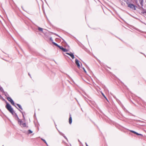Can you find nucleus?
Segmentation results:
<instances>
[{
    "label": "nucleus",
    "instance_id": "1",
    "mask_svg": "<svg viewBox=\"0 0 146 146\" xmlns=\"http://www.w3.org/2000/svg\"><path fill=\"white\" fill-rule=\"evenodd\" d=\"M5 107L13 115H14V113L15 114V117L17 118L16 120L18 121V123L19 125H22V120L19 119L17 113L14 112V110L11 106L7 102H6V105L5 106Z\"/></svg>",
    "mask_w": 146,
    "mask_h": 146
},
{
    "label": "nucleus",
    "instance_id": "2",
    "mask_svg": "<svg viewBox=\"0 0 146 146\" xmlns=\"http://www.w3.org/2000/svg\"><path fill=\"white\" fill-rule=\"evenodd\" d=\"M7 99L10 102L11 104L14 106L17 109H18V108L15 105V103L13 100L10 97H7Z\"/></svg>",
    "mask_w": 146,
    "mask_h": 146
},
{
    "label": "nucleus",
    "instance_id": "3",
    "mask_svg": "<svg viewBox=\"0 0 146 146\" xmlns=\"http://www.w3.org/2000/svg\"><path fill=\"white\" fill-rule=\"evenodd\" d=\"M128 7L133 10H135L136 6L133 4H128Z\"/></svg>",
    "mask_w": 146,
    "mask_h": 146
},
{
    "label": "nucleus",
    "instance_id": "4",
    "mask_svg": "<svg viewBox=\"0 0 146 146\" xmlns=\"http://www.w3.org/2000/svg\"><path fill=\"white\" fill-rule=\"evenodd\" d=\"M139 98L141 99V100L142 101V103L143 104V105L141 104H139L141 105L142 107H144L145 109H146V107L145 106H146V102H145L142 99H141L140 98Z\"/></svg>",
    "mask_w": 146,
    "mask_h": 146
},
{
    "label": "nucleus",
    "instance_id": "5",
    "mask_svg": "<svg viewBox=\"0 0 146 146\" xmlns=\"http://www.w3.org/2000/svg\"><path fill=\"white\" fill-rule=\"evenodd\" d=\"M79 61L78 59H75V63L77 65L78 67V68H80V65L79 63Z\"/></svg>",
    "mask_w": 146,
    "mask_h": 146
},
{
    "label": "nucleus",
    "instance_id": "6",
    "mask_svg": "<svg viewBox=\"0 0 146 146\" xmlns=\"http://www.w3.org/2000/svg\"><path fill=\"white\" fill-rule=\"evenodd\" d=\"M66 54L69 55L72 58V59H74V55L73 53H72L70 52V53H69L68 52H66Z\"/></svg>",
    "mask_w": 146,
    "mask_h": 146
},
{
    "label": "nucleus",
    "instance_id": "7",
    "mask_svg": "<svg viewBox=\"0 0 146 146\" xmlns=\"http://www.w3.org/2000/svg\"><path fill=\"white\" fill-rule=\"evenodd\" d=\"M18 109L22 114V116H23V120L24 121H25V116L24 114V113H25V112H23L21 110L19 109Z\"/></svg>",
    "mask_w": 146,
    "mask_h": 146
},
{
    "label": "nucleus",
    "instance_id": "8",
    "mask_svg": "<svg viewBox=\"0 0 146 146\" xmlns=\"http://www.w3.org/2000/svg\"><path fill=\"white\" fill-rule=\"evenodd\" d=\"M69 122L70 124H71L72 122V118L70 114V117L69 119Z\"/></svg>",
    "mask_w": 146,
    "mask_h": 146
},
{
    "label": "nucleus",
    "instance_id": "9",
    "mask_svg": "<svg viewBox=\"0 0 146 146\" xmlns=\"http://www.w3.org/2000/svg\"><path fill=\"white\" fill-rule=\"evenodd\" d=\"M22 127H28V126H27V124L26 123H22V125H21Z\"/></svg>",
    "mask_w": 146,
    "mask_h": 146
},
{
    "label": "nucleus",
    "instance_id": "10",
    "mask_svg": "<svg viewBox=\"0 0 146 146\" xmlns=\"http://www.w3.org/2000/svg\"><path fill=\"white\" fill-rule=\"evenodd\" d=\"M140 4L141 6V8L143 9V10H144V9L143 8V3L144 0H140Z\"/></svg>",
    "mask_w": 146,
    "mask_h": 146
},
{
    "label": "nucleus",
    "instance_id": "11",
    "mask_svg": "<svg viewBox=\"0 0 146 146\" xmlns=\"http://www.w3.org/2000/svg\"><path fill=\"white\" fill-rule=\"evenodd\" d=\"M41 139L46 145L47 146H48V144L45 139H43L42 138H41Z\"/></svg>",
    "mask_w": 146,
    "mask_h": 146
},
{
    "label": "nucleus",
    "instance_id": "12",
    "mask_svg": "<svg viewBox=\"0 0 146 146\" xmlns=\"http://www.w3.org/2000/svg\"><path fill=\"white\" fill-rule=\"evenodd\" d=\"M134 133L137 135H141V136H143V135L142 134L139 133L137 132H136L135 131H134Z\"/></svg>",
    "mask_w": 146,
    "mask_h": 146
},
{
    "label": "nucleus",
    "instance_id": "13",
    "mask_svg": "<svg viewBox=\"0 0 146 146\" xmlns=\"http://www.w3.org/2000/svg\"><path fill=\"white\" fill-rule=\"evenodd\" d=\"M38 31H40V32H43V29L41 28H40L39 27H38Z\"/></svg>",
    "mask_w": 146,
    "mask_h": 146
},
{
    "label": "nucleus",
    "instance_id": "14",
    "mask_svg": "<svg viewBox=\"0 0 146 146\" xmlns=\"http://www.w3.org/2000/svg\"><path fill=\"white\" fill-rule=\"evenodd\" d=\"M52 43L56 46L58 47L59 45H58L57 43L54 42H52Z\"/></svg>",
    "mask_w": 146,
    "mask_h": 146
},
{
    "label": "nucleus",
    "instance_id": "15",
    "mask_svg": "<svg viewBox=\"0 0 146 146\" xmlns=\"http://www.w3.org/2000/svg\"><path fill=\"white\" fill-rule=\"evenodd\" d=\"M3 93L4 94L5 96L7 97L9 96L8 94L7 93V92H5Z\"/></svg>",
    "mask_w": 146,
    "mask_h": 146
},
{
    "label": "nucleus",
    "instance_id": "16",
    "mask_svg": "<svg viewBox=\"0 0 146 146\" xmlns=\"http://www.w3.org/2000/svg\"><path fill=\"white\" fill-rule=\"evenodd\" d=\"M102 95L104 96V97L106 99V100L108 101V102H109L107 98L106 97V96H105V95H104V94L102 93Z\"/></svg>",
    "mask_w": 146,
    "mask_h": 146
},
{
    "label": "nucleus",
    "instance_id": "17",
    "mask_svg": "<svg viewBox=\"0 0 146 146\" xmlns=\"http://www.w3.org/2000/svg\"><path fill=\"white\" fill-rule=\"evenodd\" d=\"M60 49L63 51L64 48H63L62 46H59L58 47Z\"/></svg>",
    "mask_w": 146,
    "mask_h": 146
},
{
    "label": "nucleus",
    "instance_id": "18",
    "mask_svg": "<svg viewBox=\"0 0 146 146\" xmlns=\"http://www.w3.org/2000/svg\"><path fill=\"white\" fill-rule=\"evenodd\" d=\"M0 90L3 93H4L5 91H4L3 88L2 87H0Z\"/></svg>",
    "mask_w": 146,
    "mask_h": 146
},
{
    "label": "nucleus",
    "instance_id": "19",
    "mask_svg": "<svg viewBox=\"0 0 146 146\" xmlns=\"http://www.w3.org/2000/svg\"><path fill=\"white\" fill-rule=\"evenodd\" d=\"M58 131L59 132V133L61 135H62V136H64V135L63 133H62L61 132H60V131H59V130H58Z\"/></svg>",
    "mask_w": 146,
    "mask_h": 146
},
{
    "label": "nucleus",
    "instance_id": "20",
    "mask_svg": "<svg viewBox=\"0 0 146 146\" xmlns=\"http://www.w3.org/2000/svg\"><path fill=\"white\" fill-rule=\"evenodd\" d=\"M28 132L29 134H30L33 133V131L30 129H29L28 131Z\"/></svg>",
    "mask_w": 146,
    "mask_h": 146
},
{
    "label": "nucleus",
    "instance_id": "21",
    "mask_svg": "<svg viewBox=\"0 0 146 146\" xmlns=\"http://www.w3.org/2000/svg\"><path fill=\"white\" fill-rule=\"evenodd\" d=\"M68 51V50L66 48H64L63 51L64 52H67Z\"/></svg>",
    "mask_w": 146,
    "mask_h": 146
},
{
    "label": "nucleus",
    "instance_id": "22",
    "mask_svg": "<svg viewBox=\"0 0 146 146\" xmlns=\"http://www.w3.org/2000/svg\"><path fill=\"white\" fill-rule=\"evenodd\" d=\"M16 104L19 107V108H21V105L19 104Z\"/></svg>",
    "mask_w": 146,
    "mask_h": 146
},
{
    "label": "nucleus",
    "instance_id": "23",
    "mask_svg": "<svg viewBox=\"0 0 146 146\" xmlns=\"http://www.w3.org/2000/svg\"><path fill=\"white\" fill-rule=\"evenodd\" d=\"M50 40L52 42L53 41V40L52 37H50Z\"/></svg>",
    "mask_w": 146,
    "mask_h": 146
},
{
    "label": "nucleus",
    "instance_id": "24",
    "mask_svg": "<svg viewBox=\"0 0 146 146\" xmlns=\"http://www.w3.org/2000/svg\"><path fill=\"white\" fill-rule=\"evenodd\" d=\"M52 33V34H54V35H56V36H58V37H60V36H59L58 35H57V34H56V33Z\"/></svg>",
    "mask_w": 146,
    "mask_h": 146
},
{
    "label": "nucleus",
    "instance_id": "25",
    "mask_svg": "<svg viewBox=\"0 0 146 146\" xmlns=\"http://www.w3.org/2000/svg\"><path fill=\"white\" fill-rule=\"evenodd\" d=\"M82 68L84 70V72H85V73H86L87 72H86V70L84 68V67H82Z\"/></svg>",
    "mask_w": 146,
    "mask_h": 146
},
{
    "label": "nucleus",
    "instance_id": "26",
    "mask_svg": "<svg viewBox=\"0 0 146 146\" xmlns=\"http://www.w3.org/2000/svg\"><path fill=\"white\" fill-rule=\"evenodd\" d=\"M130 132H132V133H134V131H133V130H130Z\"/></svg>",
    "mask_w": 146,
    "mask_h": 146
},
{
    "label": "nucleus",
    "instance_id": "27",
    "mask_svg": "<svg viewBox=\"0 0 146 146\" xmlns=\"http://www.w3.org/2000/svg\"><path fill=\"white\" fill-rule=\"evenodd\" d=\"M67 140V137L64 135V136H63Z\"/></svg>",
    "mask_w": 146,
    "mask_h": 146
},
{
    "label": "nucleus",
    "instance_id": "28",
    "mask_svg": "<svg viewBox=\"0 0 146 146\" xmlns=\"http://www.w3.org/2000/svg\"><path fill=\"white\" fill-rule=\"evenodd\" d=\"M3 98V97L1 96L0 94V99H2Z\"/></svg>",
    "mask_w": 146,
    "mask_h": 146
},
{
    "label": "nucleus",
    "instance_id": "29",
    "mask_svg": "<svg viewBox=\"0 0 146 146\" xmlns=\"http://www.w3.org/2000/svg\"><path fill=\"white\" fill-rule=\"evenodd\" d=\"M141 53L143 54L146 57V56H145V55L144 53H142V52H141Z\"/></svg>",
    "mask_w": 146,
    "mask_h": 146
},
{
    "label": "nucleus",
    "instance_id": "30",
    "mask_svg": "<svg viewBox=\"0 0 146 146\" xmlns=\"http://www.w3.org/2000/svg\"><path fill=\"white\" fill-rule=\"evenodd\" d=\"M85 144H86V146H88V144H87V143H85Z\"/></svg>",
    "mask_w": 146,
    "mask_h": 146
},
{
    "label": "nucleus",
    "instance_id": "31",
    "mask_svg": "<svg viewBox=\"0 0 146 146\" xmlns=\"http://www.w3.org/2000/svg\"><path fill=\"white\" fill-rule=\"evenodd\" d=\"M19 108L20 109H21L22 110H23V108H22V107L21 108Z\"/></svg>",
    "mask_w": 146,
    "mask_h": 146
},
{
    "label": "nucleus",
    "instance_id": "32",
    "mask_svg": "<svg viewBox=\"0 0 146 146\" xmlns=\"http://www.w3.org/2000/svg\"><path fill=\"white\" fill-rule=\"evenodd\" d=\"M146 13V10L143 12V13Z\"/></svg>",
    "mask_w": 146,
    "mask_h": 146
},
{
    "label": "nucleus",
    "instance_id": "33",
    "mask_svg": "<svg viewBox=\"0 0 146 146\" xmlns=\"http://www.w3.org/2000/svg\"><path fill=\"white\" fill-rule=\"evenodd\" d=\"M28 74H29V76L30 77H31V75L29 74V73Z\"/></svg>",
    "mask_w": 146,
    "mask_h": 146
},
{
    "label": "nucleus",
    "instance_id": "34",
    "mask_svg": "<svg viewBox=\"0 0 146 146\" xmlns=\"http://www.w3.org/2000/svg\"><path fill=\"white\" fill-rule=\"evenodd\" d=\"M44 1H45L46 3H47V2H46V0H44Z\"/></svg>",
    "mask_w": 146,
    "mask_h": 146
},
{
    "label": "nucleus",
    "instance_id": "35",
    "mask_svg": "<svg viewBox=\"0 0 146 146\" xmlns=\"http://www.w3.org/2000/svg\"><path fill=\"white\" fill-rule=\"evenodd\" d=\"M22 8L23 9V7H22Z\"/></svg>",
    "mask_w": 146,
    "mask_h": 146
},
{
    "label": "nucleus",
    "instance_id": "36",
    "mask_svg": "<svg viewBox=\"0 0 146 146\" xmlns=\"http://www.w3.org/2000/svg\"><path fill=\"white\" fill-rule=\"evenodd\" d=\"M138 6H139V7H140V6L139 5H138Z\"/></svg>",
    "mask_w": 146,
    "mask_h": 146
}]
</instances>
